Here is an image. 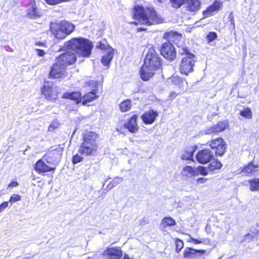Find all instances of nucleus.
<instances>
[{"mask_svg": "<svg viewBox=\"0 0 259 259\" xmlns=\"http://www.w3.org/2000/svg\"><path fill=\"white\" fill-rule=\"evenodd\" d=\"M160 65L161 61L158 55L153 48H150L145 57L144 64L140 70L141 78L145 81L149 80Z\"/></svg>", "mask_w": 259, "mask_h": 259, "instance_id": "1", "label": "nucleus"}, {"mask_svg": "<svg viewBox=\"0 0 259 259\" xmlns=\"http://www.w3.org/2000/svg\"><path fill=\"white\" fill-rule=\"evenodd\" d=\"M222 6V3L221 1H215L212 5L209 6L206 10L203 12V18L212 15L214 12H218Z\"/></svg>", "mask_w": 259, "mask_h": 259, "instance_id": "16", "label": "nucleus"}, {"mask_svg": "<svg viewBox=\"0 0 259 259\" xmlns=\"http://www.w3.org/2000/svg\"><path fill=\"white\" fill-rule=\"evenodd\" d=\"M213 157V152L208 149H205L198 152L196 155V159L201 164H206L209 162Z\"/></svg>", "mask_w": 259, "mask_h": 259, "instance_id": "13", "label": "nucleus"}, {"mask_svg": "<svg viewBox=\"0 0 259 259\" xmlns=\"http://www.w3.org/2000/svg\"><path fill=\"white\" fill-rule=\"evenodd\" d=\"M83 160V158L77 154L73 156L72 162L73 164H77Z\"/></svg>", "mask_w": 259, "mask_h": 259, "instance_id": "41", "label": "nucleus"}, {"mask_svg": "<svg viewBox=\"0 0 259 259\" xmlns=\"http://www.w3.org/2000/svg\"><path fill=\"white\" fill-rule=\"evenodd\" d=\"M240 114L242 116L247 119H251L252 118V112L251 109L248 107L241 110Z\"/></svg>", "mask_w": 259, "mask_h": 259, "instance_id": "34", "label": "nucleus"}, {"mask_svg": "<svg viewBox=\"0 0 259 259\" xmlns=\"http://www.w3.org/2000/svg\"><path fill=\"white\" fill-rule=\"evenodd\" d=\"M59 124L57 121H54L49 126L48 130L50 132H53L55 129L58 127Z\"/></svg>", "mask_w": 259, "mask_h": 259, "instance_id": "43", "label": "nucleus"}, {"mask_svg": "<svg viewBox=\"0 0 259 259\" xmlns=\"http://www.w3.org/2000/svg\"><path fill=\"white\" fill-rule=\"evenodd\" d=\"M258 168L257 165H253L252 163H249L244 168H241L239 169L240 171L238 173H243V175H248L255 171V168Z\"/></svg>", "mask_w": 259, "mask_h": 259, "instance_id": "23", "label": "nucleus"}, {"mask_svg": "<svg viewBox=\"0 0 259 259\" xmlns=\"http://www.w3.org/2000/svg\"><path fill=\"white\" fill-rule=\"evenodd\" d=\"M187 0H170L171 6L175 8H179Z\"/></svg>", "mask_w": 259, "mask_h": 259, "instance_id": "36", "label": "nucleus"}, {"mask_svg": "<svg viewBox=\"0 0 259 259\" xmlns=\"http://www.w3.org/2000/svg\"><path fill=\"white\" fill-rule=\"evenodd\" d=\"M42 93L45 98L49 100L55 101L58 98V89L52 82H45L42 89Z\"/></svg>", "mask_w": 259, "mask_h": 259, "instance_id": "8", "label": "nucleus"}, {"mask_svg": "<svg viewBox=\"0 0 259 259\" xmlns=\"http://www.w3.org/2000/svg\"><path fill=\"white\" fill-rule=\"evenodd\" d=\"M209 146L212 149H215V154L222 156L226 151L227 145L224 140L221 138L212 140L209 143Z\"/></svg>", "mask_w": 259, "mask_h": 259, "instance_id": "9", "label": "nucleus"}, {"mask_svg": "<svg viewBox=\"0 0 259 259\" xmlns=\"http://www.w3.org/2000/svg\"><path fill=\"white\" fill-rule=\"evenodd\" d=\"M195 56L190 54L189 56L184 57L180 65V70L181 73L188 75L193 70L195 62Z\"/></svg>", "mask_w": 259, "mask_h": 259, "instance_id": "7", "label": "nucleus"}, {"mask_svg": "<svg viewBox=\"0 0 259 259\" xmlns=\"http://www.w3.org/2000/svg\"><path fill=\"white\" fill-rule=\"evenodd\" d=\"M41 15V13L37 7L34 1L28 5L27 9V16L31 19H36Z\"/></svg>", "mask_w": 259, "mask_h": 259, "instance_id": "15", "label": "nucleus"}, {"mask_svg": "<svg viewBox=\"0 0 259 259\" xmlns=\"http://www.w3.org/2000/svg\"><path fill=\"white\" fill-rule=\"evenodd\" d=\"M254 235H252L251 234H248L246 235V238L247 239H252L255 235L259 234V229L256 230V232L255 233L254 232H252Z\"/></svg>", "mask_w": 259, "mask_h": 259, "instance_id": "47", "label": "nucleus"}, {"mask_svg": "<svg viewBox=\"0 0 259 259\" xmlns=\"http://www.w3.org/2000/svg\"><path fill=\"white\" fill-rule=\"evenodd\" d=\"M196 149V146H191L189 147L183 155L182 159L183 160H191L193 158L194 152Z\"/></svg>", "mask_w": 259, "mask_h": 259, "instance_id": "26", "label": "nucleus"}, {"mask_svg": "<svg viewBox=\"0 0 259 259\" xmlns=\"http://www.w3.org/2000/svg\"><path fill=\"white\" fill-rule=\"evenodd\" d=\"M58 62H60L63 66L66 67L75 62L76 56L75 53L71 52H67L64 53L56 58Z\"/></svg>", "mask_w": 259, "mask_h": 259, "instance_id": "12", "label": "nucleus"}, {"mask_svg": "<svg viewBox=\"0 0 259 259\" xmlns=\"http://www.w3.org/2000/svg\"><path fill=\"white\" fill-rule=\"evenodd\" d=\"M250 190L252 191H259V179H254L252 180H249Z\"/></svg>", "mask_w": 259, "mask_h": 259, "instance_id": "28", "label": "nucleus"}, {"mask_svg": "<svg viewBox=\"0 0 259 259\" xmlns=\"http://www.w3.org/2000/svg\"><path fill=\"white\" fill-rule=\"evenodd\" d=\"M176 244V250L177 252L179 253L182 248L184 247V243L183 242L179 239H177L175 241Z\"/></svg>", "mask_w": 259, "mask_h": 259, "instance_id": "37", "label": "nucleus"}, {"mask_svg": "<svg viewBox=\"0 0 259 259\" xmlns=\"http://www.w3.org/2000/svg\"><path fill=\"white\" fill-rule=\"evenodd\" d=\"M46 2L50 5H55L68 0H45Z\"/></svg>", "mask_w": 259, "mask_h": 259, "instance_id": "40", "label": "nucleus"}, {"mask_svg": "<svg viewBox=\"0 0 259 259\" xmlns=\"http://www.w3.org/2000/svg\"><path fill=\"white\" fill-rule=\"evenodd\" d=\"M98 135L93 132H86L83 137L79 152L86 156H94L97 155L99 146L97 143Z\"/></svg>", "mask_w": 259, "mask_h": 259, "instance_id": "3", "label": "nucleus"}, {"mask_svg": "<svg viewBox=\"0 0 259 259\" xmlns=\"http://www.w3.org/2000/svg\"><path fill=\"white\" fill-rule=\"evenodd\" d=\"M113 55V49L112 48L108 49L107 51L106 54L101 59L102 64L105 66H108L112 60Z\"/></svg>", "mask_w": 259, "mask_h": 259, "instance_id": "22", "label": "nucleus"}, {"mask_svg": "<svg viewBox=\"0 0 259 259\" xmlns=\"http://www.w3.org/2000/svg\"><path fill=\"white\" fill-rule=\"evenodd\" d=\"M63 47L75 51L81 56L88 57L91 55L93 44L85 38H74L65 42Z\"/></svg>", "mask_w": 259, "mask_h": 259, "instance_id": "4", "label": "nucleus"}, {"mask_svg": "<svg viewBox=\"0 0 259 259\" xmlns=\"http://www.w3.org/2000/svg\"><path fill=\"white\" fill-rule=\"evenodd\" d=\"M123 259H131L127 255H125Z\"/></svg>", "mask_w": 259, "mask_h": 259, "instance_id": "52", "label": "nucleus"}, {"mask_svg": "<svg viewBox=\"0 0 259 259\" xmlns=\"http://www.w3.org/2000/svg\"><path fill=\"white\" fill-rule=\"evenodd\" d=\"M161 226L163 227H168L176 225V222L174 219L171 217H165L161 221Z\"/></svg>", "mask_w": 259, "mask_h": 259, "instance_id": "30", "label": "nucleus"}, {"mask_svg": "<svg viewBox=\"0 0 259 259\" xmlns=\"http://www.w3.org/2000/svg\"><path fill=\"white\" fill-rule=\"evenodd\" d=\"M63 98L74 100L77 103L82 102V97L79 92L66 93L63 95Z\"/></svg>", "mask_w": 259, "mask_h": 259, "instance_id": "21", "label": "nucleus"}, {"mask_svg": "<svg viewBox=\"0 0 259 259\" xmlns=\"http://www.w3.org/2000/svg\"><path fill=\"white\" fill-rule=\"evenodd\" d=\"M65 66H63L57 60L51 67L49 73L50 77L53 79H58L63 77L65 73Z\"/></svg>", "mask_w": 259, "mask_h": 259, "instance_id": "11", "label": "nucleus"}, {"mask_svg": "<svg viewBox=\"0 0 259 259\" xmlns=\"http://www.w3.org/2000/svg\"><path fill=\"white\" fill-rule=\"evenodd\" d=\"M18 183L16 181L11 182L8 185V188H13L18 185Z\"/></svg>", "mask_w": 259, "mask_h": 259, "instance_id": "49", "label": "nucleus"}, {"mask_svg": "<svg viewBox=\"0 0 259 259\" xmlns=\"http://www.w3.org/2000/svg\"><path fill=\"white\" fill-rule=\"evenodd\" d=\"M174 95L172 97H176V95L175 94V93H174Z\"/></svg>", "mask_w": 259, "mask_h": 259, "instance_id": "53", "label": "nucleus"}, {"mask_svg": "<svg viewBox=\"0 0 259 259\" xmlns=\"http://www.w3.org/2000/svg\"><path fill=\"white\" fill-rule=\"evenodd\" d=\"M134 16V18L139 22L148 25L159 24L162 22V18L157 15L152 8H144L141 6L136 7Z\"/></svg>", "mask_w": 259, "mask_h": 259, "instance_id": "2", "label": "nucleus"}, {"mask_svg": "<svg viewBox=\"0 0 259 259\" xmlns=\"http://www.w3.org/2000/svg\"><path fill=\"white\" fill-rule=\"evenodd\" d=\"M217 37V33L214 32H209L207 35V39L208 42H211L214 40Z\"/></svg>", "mask_w": 259, "mask_h": 259, "instance_id": "39", "label": "nucleus"}, {"mask_svg": "<svg viewBox=\"0 0 259 259\" xmlns=\"http://www.w3.org/2000/svg\"><path fill=\"white\" fill-rule=\"evenodd\" d=\"M21 198V197L20 195L17 194H13L10 196L9 202L13 204L16 202L20 201Z\"/></svg>", "mask_w": 259, "mask_h": 259, "instance_id": "38", "label": "nucleus"}, {"mask_svg": "<svg viewBox=\"0 0 259 259\" xmlns=\"http://www.w3.org/2000/svg\"><path fill=\"white\" fill-rule=\"evenodd\" d=\"M206 253L205 250H197L193 248H186L184 251V257L185 258H194Z\"/></svg>", "mask_w": 259, "mask_h": 259, "instance_id": "18", "label": "nucleus"}, {"mask_svg": "<svg viewBox=\"0 0 259 259\" xmlns=\"http://www.w3.org/2000/svg\"><path fill=\"white\" fill-rule=\"evenodd\" d=\"M204 133L206 135H211V134H217L215 131V128L214 126H212L209 128L206 129Z\"/></svg>", "mask_w": 259, "mask_h": 259, "instance_id": "44", "label": "nucleus"}, {"mask_svg": "<svg viewBox=\"0 0 259 259\" xmlns=\"http://www.w3.org/2000/svg\"><path fill=\"white\" fill-rule=\"evenodd\" d=\"M131 101L129 100H126L125 101H123L120 104V110L122 112H125L128 111L131 109Z\"/></svg>", "mask_w": 259, "mask_h": 259, "instance_id": "31", "label": "nucleus"}, {"mask_svg": "<svg viewBox=\"0 0 259 259\" xmlns=\"http://www.w3.org/2000/svg\"><path fill=\"white\" fill-rule=\"evenodd\" d=\"M35 51L36 52L37 55L39 57H42L45 54V52L42 50L36 49Z\"/></svg>", "mask_w": 259, "mask_h": 259, "instance_id": "48", "label": "nucleus"}, {"mask_svg": "<svg viewBox=\"0 0 259 259\" xmlns=\"http://www.w3.org/2000/svg\"><path fill=\"white\" fill-rule=\"evenodd\" d=\"M158 113L156 111L153 109H150L146 111L142 116L141 118L146 124H150L153 123L156 117L158 116Z\"/></svg>", "mask_w": 259, "mask_h": 259, "instance_id": "14", "label": "nucleus"}, {"mask_svg": "<svg viewBox=\"0 0 259 259\" xmlns=\"http://www.w3.org/2000/svg\"><path fill=\"white\" fill-rule=\"evenodd\" d=\"M213 126H214L216 133L218 134L219 132L224 131L226 129L228 126V122L227 121L219 122Z\"/></svg>", "mask_w": 259, "mask_h": 259, "instance_id": "29", "label": "nucleus"}, {"mask_svg": "<svg viewBox=\"0 0 259 259\" xmlns=\"http://www.w3.org/2000/svg\"><path fill=\"white\" fill-rule=\"evenodd\" d=\"M171 82L178 88L179 92H181L184 91V89L183 88L184 82L179 77L172 76L171 78Z\"/></svg>", "mask_w": 259, "mask_h": 259, "instance_id": "27", "label": "nucleus"}, {"mask_svg": "<svg viewBox=\"0 0 259 259\" xmlns=\"http://www.w3.org/2000/svg\"><path fill=\"white\" fill-rule=\"evenodd\" d=\"M123 181V179L121 177H116L114 178L107 186V188L109 190L112 189L118 184H120Z\"/></svg>", "mask_w": 259, "mask_h": 259, "instance_id": "32", "label": "nucleus"}, {"mask_svg": "<svg viewBox=\"0 0 259 259\" xmlns=\"http://www.w3.org/2000/svg\"><path fill=\"white\" fill-rule=\"evenodd\" d=\"M161 54L166 59L173 60L176 57L175 48L170 42L164 43L161 47Z\"/></svg>", "mask_w": 259, "mask_h": 259, "instance_id": "10", "label": "nucleus"}, {"mask_svg": "<svg viewBox=\"0 0 259 259\" xmlns=\"http://www.w3.org/2000/svg\"><path fill=\"white\" fill-rule=\"evenodd\" d=\"M191 239L192 240V242L194 244H200L202 242L201 240H199L194 238H191Z\"/></svg>", "mask_w": 259, "mask_h": 259, "instance_id": "51", "label": "nucleus"}, {"mask_svg": "<svg viewBox=\"0 0 259 259\" xmlns=\"http://www.w3.org/2000/svg\"><path fill=\"white\" fill-rule=\"evenodd\" d=\"M228 19L232 26L233 29H234L235 27L234 18L232 13H231L228 16Z\"/></svg>", "mask_w": 259, "mask_h": 259, "instance_id": "45", "label": "nucleus"}, {"mask_svg": "<svg viewBox=\"0 0 259 259\" xmlns=\"http://www.w3.org/2000/svg\"><path fill=\"white\" fill-rule=\"evenodd\" d=\"M96 93L94 91L90 92L82 97V103L84 105L93 101L97 98Z\"/></svg>", "mask_w": 259, "mask_h": 259, "instance_id": "25", "label": "nucleus"}, {"mask_svg": "<svg viewBox=\"0 0 259 259\" xmlns=\"http://www.w3.org/2000/svg\"><path fill=\"white\" fill-rule=\"evenodd\" d=\"M137 116L134 115L126 123L124 124V126L131 133H136L138 131V126L137 123Z\"/></svg>", "mask_w": 259, "mask_h": 259, "instance_id": "19", "label": "nucleus"}, {"mask_svg": "<svg viewBox=\"0 0 259 259\" xmlns=\"http://www.w3.org/2000/svg\"><path fill=\"white\" fill-rule=\"evenodd\" d=\"M104 255L108 258L120 259L122 256V252L119 248H109L104 251Z\"/></svg>", "mask_w": 259, "mask_h": 259, "instance_id": "17", "label": "nucleus"}, {"mask_svg": "<svg viewBox=\"0 0 259 259\" xmlns=\"http://www.w3.org/2000/svg\"><path fill=\"white\" fill-rule=\"evenodd\" d=\"M222 163L216 160V161L211 162L208 165V167L210 171H213L215 169H219L222 167Z\"/></svg>", "mask_w": 259, "mask_h": 259, "instance_id": "33", "label": "nucleus"}, {"mask_svg": "<svg viewBox=\"0 0 259 259\" xmlns=\"http://www.w3.org/2000/svg\"><path fill=\"white\" fill-rule=\"evenodd\" d=\"M27 259H30V258L29 257H27Z\"/></svg>", "mask_w": 259, "mask_h": 259, "instance_id": "56", "label": "nucleus"}, {"mask_svg": "<svg viewBox=\"0 0 259 259\" xmlns=\"http://www.w3.org/2000/svg\"><path fill=\"white\" fill-rule=\"evenodd\" d=\"M207 179L204 178H198L197 179V181L198 183L203 184V183H205L207 181Z\"/></svg>", "mask_w": 259, "mask_h": 259, "instance_id": "50", "label": "nucleus"}, {"mask_svg": "<svg viewBox=\"0 0 259 259\" xmlns=\"http://www.w3.org/2000/svg\"><path fill=\"white\" fill-rule=\"evenodd\" d=\"M196 170H197V175L199 172L200 175L203 176L207 175L208 172L210 171L208 167L203 166H199Z\"/></svg>", "mask_w": 259, "mask_h": 259, "instance_id": "35", "label": "nucleus"}, {"mask_svg": "<svg viewBox=\"0 0 259 259\" xmlns=\"http://www.w3.org/2000/svg\"><path fill=\"white\" fill-rule=\"evenodd\" d=\"M30 148V147H29V146H27V148L25 149V150H26H26H27V149H28V148Z\"/></svg>", "mask_w": 259, "mask_h": 259, "instance_id": "54", "label": "nucleus"}, {"mask_svg": "<svg viewBox=\"0 0 259 259\" xmlns=\"http://www.w3.org/2000/svg\"><path fill=\"white\" fill-rule=\"evenodd\" d=\"M53 154V151L48 154H46L42 157V159H39L37 161L35 165V169L37 172L38 173H44L51 171H54L55 170V167H51L45 163V161H46L48 163H51V161L49 160V158Z\"/></svg>", "mask_w": 259, "mask_h": 259, "instance_id": "6", "label": "nucleus"}, {"mask_svg": "<svg viewBox=\"0 0 259 259\" xmlns=\"http://www.w3.org/2000/svg\"><path fill=\"white\" fill-rule=\"evenodd\" d=\"M74 28L75 26L73 24L66 21L50 23V30L57 39H64L74 31Z\"/></svg>", "mask_w": 259, "mask_h": 259, "instance_id": "5", "label": "nucleus"}, {"mask_svg": "<svg viewBox=\"0 0 259 259\" xmlns=\"http://www.w3.org/2000/svg\"><path fill=\"white\" fill-rule=\"evenodd\" d=\"M25 152H26V150H25L23 152V154H25Z\"/></svg>", "mask_w": 259, "mask_h": 259, "instance_id": "55", "label": "nucleus"}, {"mask_svg": "<svg viewBox=\"0 0 259 259\" xmlns=\"http://www.w3.org/2000/svg\"><path fill=\"white\" fill-rule=\"evenodd\" d=\"M182 174L187 177H191L197 175V170L193 167L189 165L183 168Z\"/></svg>", "mask_w": 259, "mask_h": 259, "instance_id": "24", "label": "nucleus"}, {"mask_svg": "<svg viewBox=\"0 0 259 259\" xmlns=\"http://www.w3.org/2000/svg\"><path fill=\"white\" fill-rule=\"evenodd\" d=\"M9 202L5 201L0 204V213L4 211V210L8 207Z\"/></svg>", "mask_w": 259, "mask_h": 259, "instance_id": "46", "label": "nucleus"}, {"mask_svg": "<svg viewBox=\"0 0 259 259\" xmlns=\"http://www.w3.org/2000/svg\"><path fill=\"white\" fill-rule=\"evenodd\" d=\"M201 2L198 0H187L186 3L187 10L190 12H195L199 10Z\"/></svg>", "mask_w": 259, "mask_h": 259, "instance_id": "20", "label": "nucleus"}, {"mask_svg": "<svg viewBox=\"0 0 259 259\" xmlns=\"http://www.w3.org/2000/svg\"><path fill=\"white\" fill-rule=\"evenodd\" d=\"M179 53L181 55H186V56H189L190 54H192L186 47H183L180 49Z\"/></svg>", "mask_w": 259, "mask_h": 259, "instance_id": "42", "label": "nucleus"}]
</instances>
